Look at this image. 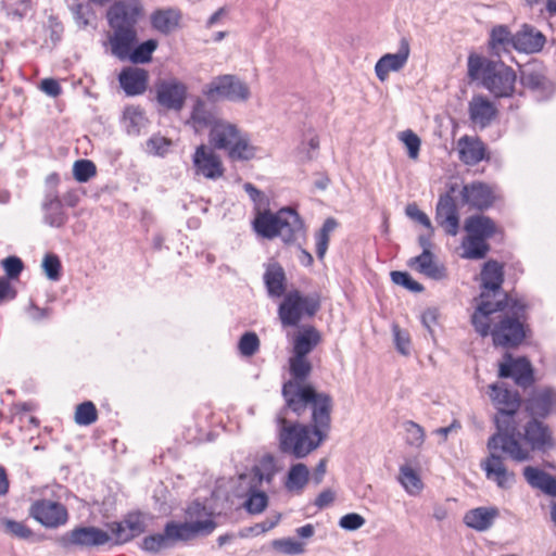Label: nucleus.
I'll use <instances>...</instances> for the list:
<instances>
[{
	"label": "nucleus",
	"instance_id": "13",
	"mask_svg": "<svg viewBox=\"0 0 556 556\" xmlns=\"http://www.w3.org/2000/svg\"><path fill=\"white\" fill-rule=\"evenodd\" d=\"M481 293L478 299H476L477 304H495L496 299H503L504 295H507L502 290V285L504 281V270L503 266L496 261H488L481 270Z\"/></svg>",
	"mask_w": 556,
	"mask_h": 556
},
{
	"label": "nucleus",
	"instance_id": "3",
	"mask_svg": "<svg viewBox=\"0 0 556 556\" xmlns=\"http://www.w3.org/2000/svg\"><path fill=\"white\" fill-rule=\"evenodd\" d=\"M489 455L481 462V469L488 480L494 482L500 489H509L515 482L514 472L509 471L502 454H506L515 462L530 459V451L521 445L516 435L509 433H494L488 440Z\"/></svg>",
	"mask_w": 556,
	"mask_h": 556
},
{
	"label": "nucleus",
	"instance_id": "8",
	"mask_svg": "<svg viewBox=\"0 0 556 556\" xmlns=\"http://www.w3.org/2000/svg\"><path fill=\"white\" fill-rule=\"evenodd\" d=\"M290 408L280 409L276 416L278 426V447L283 454L294 458H303L313 451V440L309 438V426L299 422H288L286 418Z\"/></svg>",
	"mask_w": 556,
	"mask_h": 556
},
{
	"label": "nucleus",
	"instance_id": "2",
	"mask_svg": "<svg viewBox=\"0 0 556 556\" xmlns=\"http://www.w3.org/2000/svg\"><path fill=\"white\" fill-rule=\"evenodd\" d=\"M142 15L140 5L134 2L116 1L106 13L111 31L108 35L110 52L119 61L146 64L152 60L157 48L155 39L138 43L137 24Z\"/></svg>",
	"mask_w": 556,
	"mask_h": 556
},
{
	"label": "nucleus",
	"instance_id": "41",
	"mask_svg": "<svg viewBox=\"0 0 556 556\" xmlns=\"http://www.w3.org/2000/svg\"><path fill=\"white\" fill-rule=\"evenodd\" d=\"M313 350V326H307L293 340V355L291 357L306 358Z\"/></svg>",
	"mask_w": 556,
	"mask_h": 556
},
{
	"label": "nucleus",
	"instance_id": "36",
	"mask_svg": "<svg viewBox=\"0 0 556 556\" xmlns=\"http://www.w3.org/2000/svg\"><path fill=\"white\" fill-rule=\"evenodd\" d=\"M219 121L214 111L210 109L202 99L195 100L191 111L190 122L197 131L207 127L213 128Z\"/></svg>",
	"mask_w": 556,
	"mask_h": 556
},
{
	"label": "nucleus",
	"instance_id": "34",
	"mask_svg": "<svg viewBox=\"0 0 556 556\" xmlns=\"http://www.w3.org/2000/svg\"><path fill=\"white\" fill-rule=\"evenodd\" d=\"M264 282L268 295L280 298L286 291V275L283 268L278 263L269 264L264 274Z\"/></svg>",
	"mask_w": 556,
	"mask_h": 556
},
{
	"label": "nucleus",
	"instance_id": "37",
	"mask_svg": "<svg viewBox=\"0 0 556 556\" xmlns=\"http://www.w3.org/2000/svg\"><path fill=\"white\" fill-rule=\"evenodd\" d=\"M180 12L175 9L156 10L151 15V24L162 34H169L179 23Z\"/></svg>",
	"mask_w": 556,
	"mask_h": 556
},
{
	"label": "nucleus",
	"instance_id": "38",
	"mask_svg": "<svg viewBox=\"0 0 556 556\" xmlns=\"http://www.w3.org/2000/svg\"><path fill=\"white\" fill-rule=\"evenodd\" d=\"M123 122L126 132L130 136H139L148 125L144 112L135 106H129L125 110Z\"/></svg>",
	"mask_w": 556,
	"mask_h": 556
},
{
	"label": "nucleus",
	"instance_id": "24",
	"mask_svg": "<svg viewBox=\"0 0 556 556\" xmlns=\"http://www.w3.org/2000/svg\"><path fill=\"white\" fill-rule=\"evenodd\" d=\"M435 222L448 236H456L459 230V215L453 197L448 193L439 198L435 207Z\"/></svg>",
	"mask_w": 556,
	"mask_h": 556
},
{
	"label": "nucleus",
	"instance_id": "33",
	"mask_svg": "<svg viewBox=\"0 0 556 556\" xmlns=\"http://www.w3.org/2000/svg\"><path fill=\"white\" fill-rule=\"evenodd\" d=\"M523 476L527 482L535 489L541 490L547 495L556 496V478L549 473L531 466L523 469Z\"/></svg>",
	"mask_w": 556,
	"mask_h": 556
},
{
	"label": "nucleus",
	"instance_id": "63",
	"mask_svg": "<svg viewBox=\"0 0 556 556\" xmlns=\"http://www.w3.org/2000/svg\"><path fill=\"white\" fill-rule=\"evenodd\" d=\"M365 522V518L359 514L350 513L340 518L339 526L344 530L355 531L363 527Z\"/></svg>",
	"mask_w": 556,
	"mask_h": 556
},
{
	"label": "nucleus",
	"instance_id": "31",
	"mask_svg": "<svg viewBox=\"0 0 556 556\" xmlns=\"http://www.w3.org/2000/svg\"><path fill=\"white\" fill-rule=\"evenodd\" d=\"M459 160L467 165H476L485 157L483 142L465 136L458 140Z\"/></svg>",
	"mask_w": 556,
	"mask_h": 556
},
{
	"label": "nucleus",
	"instance_id": "56",
	"mask_svg": "<svg viewBox=\"0 0 556 556\" xmlns=\"http://www.w3.org/2000/svg\"><path fill=\"white\" fill-rule=\"evenodd\" d=\"M391 279L395 285L402 286L412 292H421L424 290L422 285L414 280L406 271H392Z\"/></svg>",
	"mask_w": 556,
	"mask_h": 556
},
{
	"label": "nucleus",
	"instance_id": "11",
	"mask_svg": "<svg viewBox=\"0 0 556 556\" xmlns=\"http://www.w3.org/2000/svg\"><path fill=\"white\" fill-rule=\"evenodd\" d=\"M517 75L515 71L502 61H488L482 86L494 97L508 98L515 92Z\"/></svg>",
	"mask_w": 556,
	"mask_h": 556
},
{
	"label": "nucleus",
	"instance_id": "32",
	"mask_svg": "<svg viewBox=\"0 0 556 556\" xmlns=\"http://www.w3.org/2000/svg\"><path fill=\"white\" fill-rule=\"evenodd\" d=\"M410 266H416V269L422 275L433 280H443L446 278V268L443 264H439L434 260L433 254L421 253L409 262Z\"/></svg>",
	"mask_w": 556,
	"mask_h": 556
},
{
	"label": "nucleus",
	"instance_id": "62",
	"mask_svg": "<svg viewBox=\"0 0 556 556\" xmlns=\"http://www.w3.org/2000/svg\"><path fill=\"white\" fill-rule=\"evenodd\" d=\"M405 213L410 219L416 220L417 223L426 227L428 230H430V232L434 231L430 218L426 213L418 208L417 204H408L405 208Z\"/></svg>",
	"mask_w": 556,
	"mask_h": 556
},
{
	"label": "nucleus",
	"instance_id": "7",
	"mask_svg": "<svg viewBox=\"0 0 556 556\" xmlns=\"http://www.w3.org/2000/svg\"><path fill=\"white\" fill-rule=\"evenodd\" d=\"M210 143L218 150H225L232 161H249L255 155V148L247 134L227 121H219L210 129Z\"/></svg>",
	"mask_w": 556,
	"mask_h": 556
},
{
	"label": "nucleus",
	"instance_id": "15",
	"mask_svg": "<svg viewBox=\"0 0 556 556\" xmlns=\"http://www.w3.org/2000/svg\"><path fill=\"white\" fill-rule=\"evenodd\" d=\"M187 94V85L177 78L160 79L155 84V99L166 110L180 112L185 105Z\"/></svg>",
	"mask_w": 556,
	"mask_h": 556
},
{
	"label": "nucleus",
	"instance_id": "48",
	"mask_svg": "<svg viewBox=\"0 0 556 556\" xmlns=\"http://www.w3.org/2000/svg\"><path fill=\"white\" fill-rule=\"evenodd\" d=\"M98 418V412L96 405L86 401L77 405L75 412V422L79 426H89L93 424Z\"/></svg>",
	"mask_w": 556,
	"mask_h": 556
},
{
	"label": "nucleus",
	"instance_id": "35",
	"mask_svg": "<svg viewBox=\"0 0 556 556\" xmlns=\"http://www.w3.org/2000/svg\"><path fill=\"white\" fill-rule=\"evenodd\" d=\"M465 230L469 236L486 240L496 232V225L489 216L472 215L466 219Z\"/></svg>",
	"mask_w": 556,
	"mask_h": 556
},
{
	"label": "nucleus",
	"instance_id": "5",
	"mask_svg": "<svg viewBox=\"0 0 556 556\" xmlns=\"http://www.w3.org/2000/svg\"><path fill=\"white\" fill-rule=\"evenodd\" d=\"M312 365L306 358H289L290 379L282 384L281 394L286 408L300 416L308 406L313 407V384L306 383Z\"/></svg>",
	"mask_w": 556,
	"mask_h": 556
},
{
	"label": "nucleus",
	"instance_id": "9",
	"mask_svg": "<svg viewBox=\"0 0 556 556\" xmlns=\"http://www.w3.org/2000/svg\"><path fill=\"white\" fill-rule=\"evenodd\" d=\"M490 397L497 409L494 421L497 428L496 433L515 434L516 421L515 415L520 407V396L516 391L503 388L500 384L490 386Z\"/></svg>",
	"mask_w": 556,
	"mask_h": 556
},
{
	"label": "nucleus",
	"instance_id": "59",
	"mask_svg": "<svg viewBox=\"0 0 556 556\" xmlns=\"http://www.w3.org/2000/svg\"><path fill=\"white\" fill-rule=\"evenodd\" d=\"M1 265L5 271V277L12 280L17 279L24 269L22 260L14 255L3 258Z\"/></svg>",
	"mask_w": 556,
	"mask_h": 556
},
{
	"label": "nucleus",
	"instance_id": "18",
	"mask_svg": "<svg viewBox=\"0 0 556 556\" xmlns=\"http://www.w3.org/2000/svg\"><path fill=\"white\" fill-rule=\"evenodd\" d=\"M29 515L46 528H58L68 519L66 507L50 500L36 501L30 506Z\"/></svg>",
	"mask_w": 556,
	"mask_h": 556
},
{
	"label": "nucleus",
	"instance_id": "16",
	"mask_svg": "<svg viewBox=\"0 0 556 556\" xmlns=\"http://www.w3.org/2000/svg\"><path fill=\"white\" fill-rule=\"evenodd\" d=\"M520 83L539 101L549 98L554 92L553 83L546 77L544 67L539 63H528L520 68Z\"/></svg>",
	"mask_w": 556,
	"mask_h": 556
},
{
	"label": "nucleus",
	"instance_id": "54",
	"mask_svg": "<svg viewBox=\"0 0 556 556\" xmlns=\"http://www.w3.org/2000/svg\"><path fill=\"white\" fill-rule=\"evenodd\" d=\"M188 522L213 520L212 513L199 501H193L186 509Z\"/></svg>",
	"mask_w": 556,
	"mask_h": 556
},
{
	"label": "nucleus",
	"instance_id": "4",
	"mask_svg": "<svg viewBox=\"0 0 556 556\" xmlns=\"http://www.w3.org/2000/svg\"><path fill=\"white\" fill-rule=\"evenodd\" d=\"M216 528L214 520L197 522L168 521L163 532L153 533L143 538L141 548L151 554L162 549L173 548L179 542H188L198 535H208Z\"/></svg>",
	"mask_w": 556,
	"mask_h": 556
},
{
	"label": "nucleus",
	"instance_id": "17",
	"mask_svg": "<svg viewBox=\"0 0 556 556\" xmlns=\"http://www.w3.org/2000/svg\"><path fill=\"white\" fill-rule=\"evenodd\" d=\"M278 315L282 326H296L304 315L313 316V301L299 291H290L280 303Z\"/></svg>",
	"mask_w": 556,
	"mask_h": 556
},
{
	"label": "nucleus",
	"instance_id": "6",
	"mask_svg": "<svg viewBox=\"0 0 556 556\" xmlns=\"http://www.w3.org/2000/svg\"><path fill=\"white\" fill-rule=\"evenodd\" d=\"M253 228L263 238L280 237L285 242H291L302 233L303 224L294 210L285 207L276 213H258L253 222Z\"/></svg>",
	"mask_w": 556,
	"mask_h": 556
},
{
	"label": "nucleus",
	"instance_id": "21",
	"mask_svg": "<svg viewBox=\"0 0 556 556\" xmlns=\"http://www.w3.org/2000/svg\"><path fill=\"white\" fill-rule=\"evenodd\" d=\"M525 407L532 417L546 418L556 414V389L543 387L533 390L526 400Z\"/></svg>",
	"mask_w": 556,
	"mask_h": 556
},
{
	"label": "nucleus",
	"instance_id": "43",
	"mask_svg": "<svg viewBox=\"0 0 556 556\" xmlns=\"http://www.w3.org/2000/svg\"><path fill=\"white\" fill-rule=\"evenodd\" d=\"M464 247H465L464 257L470 258V260L483 258L489 251V244L485 243L484 239L477 238V237L469 236V235H468L466 241L464 242Z\"/></svg>",
	"mask_w": 556,
	"mask_h": 556
},
{
	"label": "nucleus",
	"instance_id": "51",
	"mask_svg": "<svg viewBox=\"0 0 556 556\" xmlns=\"http://www.w3.org/2000/svg\"><path fill=\"white\" fill-rule=\"evenodd\" d=\"M42 268L45 270L46 276L52 280L58 281L61 277V261L56 254L48 253L43 257Z\"/></svg>",
	"mask_w": 556,
	"mask_h": 556
},
{
	"label": "nucleus",
	"instance_id": "55",
	"mask_svg": "<svg viewBox=\"0 0 556 556\" xmlns=\"http://www.w3.org/2000/svg\"><path fill=\"white\" fill-rule=\"evenodd\" d=\"M146 146L149 154L164 156L168 151L170 141L160 135H153L147 140Z\"/></svg>",
	"mask_w": 556,
	"mask_h": 556
},
{
	"label": "nucleus",
	"instance_id": "53",
	"mask_svg": "<svg viewBox=\"0 0 556 556\" xmlns=\"http://www.w3.org/2000/svg\"><path fill=\"white\" fill-rule=\"evenodd\" d=\"M260 349V339L255 332L249 331L239 340V351L243 356H252Z\"/></svg>",
	"mask_w": 556,
	"mask_h": 556
},
{
	"label": "nucleus",
	"instance_id": "28",
	"mask_svg": "<svg viewBox=\"0 0 556 556\" xmlns=\"http://www.w3.org/2000/svg\"><path fill=\"white\" fill-rule=\"evenodd\" d=\"M509 362L500 365V377L513 378L520 387H528L533 382V371L530 362L525 357L511 359L508 355Z\"/></svg>",
	"mask_w": 556,
	"mask_h": 556
},
{
	"label": "nucleus",
	"instance_id": "39",
	"mask_svg": "<svg viewBox=\"0 0 556 556\" xmlns=\"http://www.w3.org/2000/svg\"><path fill=\"white\" fill-rule=\"evenodd\" d=\"M399 481L404 490L412 496L418 495L424 489V483L419 475L408 465H402L400 467Z\"/></svg>",
	"mask_w": 556,
	"mask_h": 556
},
{
	"label": "nucleus",
	"instance_id": "30",
	"mask_svg": "<svg viewBox=\"0 0 556 556\" xmlns=\"http://www.w3.org/2000/svg\"><path fill=\"white\" fill-rule=\"evenodd\" d=\"M545 43V36L534 27L523 25L514 35V49L525 53H535L542 50Z\"/></svg>",
	"mask_w": 556,
	"mask_h": 556
},
{
	"label": "nucleus",
	"instance_id": "61",
	"mask_svg": "<svg viewBox=\"0 0 556 556\" xmlns=\"http://www.w3.org/2000/svg\"><path fill=\"white\" fill-rule=\"evenodd\" d=\"M123 525H124L125 529H127V531H128L127 533L129 534L131 540L134 538L140 535L141 533H143L144 529H146L144 522L142 521L141 516L137 515V514L128 515L123 520Z\"/></svg>",
	"mask_w": 556,
	"mask_h": 556
},
{
	"label": "nucleus",
	"instance_id": "60",
	"mask_svg": "<svg viewBox=\"0 0 556 556\" xmlns=\"http://www.w3.org/2000/svg\"><path fill=\"white\" fill-rule=\"evenodd\" d=\"M31 10L30 0H12V3L8 5V16L16 20H22Z\"/></svg>",
	"mask_w": 556,
	"mask_h": 556
},
{
	"label": "nucleus",
	"instance_id": "42",
	"mask_svg": "<svg viewBox=\"0 0 556 556\" xmlns=\"http://www.w3.org/2000/svg\"><path fill=\"white\" fill-rule=\"evenodd\" d=\"M1 523L4 527L5 533L20 540L36 541L34 531L30 528H28L24 522L9 518H3L1 520Z\"/></svg>",
	"mask_w": 556,
	"mask_h": 556
},
{
	"label": "nucleus",
	"instance_id": "23",
	"mask_svg": "<svg viewBox=\"0 0 556 556\" xmlns=\"http://www.w3.org/2000/svg\"><path fill=\"white\" fill-rule=\"evenodd\" d=\"M42 222L52 228H62L68 220L59 191L49 190L43 193L41 202Z\"/></svg>",
	"mask_w": 556,
	"mask_h": 556
},
{
	"label": "nucleus",
	"instance_id": "44",
	"mask_svg": "<svg viewBox=\"0 0 556 556\" xmlns=\"http://www.w3.org/2000/svg\"><path fill=\"white\" fill-rule=\"evenodd\" d=\"M271 546L276 552L290 556L303 554L305 551L304 543L293 538L274 540Z\"/></svg>",
	"mask_w": 556,
	"mask_h": 556
},
{
	"label": "nucleus",
	"instance_id": "10",
	"mask_svg": "<svg viewBox=\"0 0 556 556\" xmlns=\"http://www.w3.org/2000/svg\"><path fill=\"white\" fill-rule=\"evenodd\" d=\"M203 94L210 100H227L230 102H245L251 97L250 87L238 76L231 74L219 75L203 88Z\"/></svg>",
	"mask_w": 556,
	"mask_h": 556
},
{
	"label": "nucleus",
	"instance_id": "58",
	"mask_svg": "<svg viewBox=\"0 0 556 556\" xmlns=\"http://www.w3.org/2000/svg\"><path fill=\"white\" fill-rule=\"evenodd\" d=\"M392 333L396 350L402 355H408L410 353V338L408 332L402 330L397 325H393Z\"/></svg>",
	"mask_w": 556,
	"mask_h": 556
},
{
	"label": "nucleus",
	"instance_id": "14",
	"mask_svg": "<svg viewBox=\"0 0 556 556\" xmlns=\"http://www.w3.org/2000/svg\"><path fill=\"white\" fill-rule=\"evenodd\" d=\"M538 418L530 416V419L522 426V430H518L516 427V439L519 443L520 440H523L530 446V452H546L555 446L554 439L548 426Z\"/></svg>",
	"mask_w": 556,
	"mask_h": 556
},
{
	"label": "nucleus",
	"instance_id": "12",
	"mask_svg": "<svg viewBox=\"0 0 556 556\" xmlns=\"http://www.w3.org/2000/svg\"><path fill=\"white\" fill-rule=\"evenodd\" d=\"M112 541V535L94 526H78L64 533L60 540L63 547H79L92 549Z\"/></svg>",
	"mask_w": 556,
	"mask_h": 556
},
{
	"label": "nucleus",
	"instance_id": "1",
	"mask_svg": "<svg viewBox=\"0 0 556 556\" xmlns=\"http://www.w3.org/2000/svg\"><path fill=\"white\" fill-rule=\"evenodd\" d=\"M527 308L522 299L504 295L493 305L477 304L470 319L477 333L492 337L494 346L515 349L527 338Z\"/></svg>",
	"mask_w": 556,
	"mask_h": 556
},
{
	"label": "nucleus",
	"instance_id": "26",
	"mask_svg": "<svg viewBox=\"0 0 556 556\" xmlns=\"http://www.w3.org/2000/svg\"><path fill=\"white\" fill-rule=\"evenodd\" d=\"M149 74L144 68L126 66L118 74V83L128 97L140 96L147 90Z\"/></svg>",
	"mask_w": 556,
	"mask_h": 556
},
{
	"label": "nucleus",
	"instance_id": "45",
	"mask_svg": "<svg viewBox=\"0 0 556 556\" xmlns=\"http://www.w3.org/2000/svg\"><path fill=\"white\" fill-rule=\"evenodd\" d=\"M307 467L303 464H295L289 470L286 486L289 490L302 489L307 483Z\"/></svg>",
	"mask_w": 556,
	"mask_h": 556
},
{
	"label": "nucleus",
	"instance_id": "50",
	"mask_svg": "<svg viewBox=\"0 0 556 556\" xmlns=\"http://www.w3.org/2000/svg\"><path fill=\"white\" fill-rule=\"evenodd\" d=\"M256 470L261 481L270 482L275 473L278 471L275 457L271 454L264 455L261 458Z\"/></svg>",
	"mask_w": 556,
	"mask_h": 556
},
{
	"label": "nucleus",
	"instance_id": "25",
	"mask_svg": "<svg viewBox=\"0 0 556 556\" xmlns=\"http://www.w3.org/2000/svg\"><path fill=\"white\" fill-rule=\"evenodd\" d=\"M460 194L464 204L480 211L492 206L496 198L494 189L481 181L465 185Z\"/></svg>",
	"mask_w": 556,
	"mask_h": 556
},
{
	"label": "nucleus",
	"instance_id": "64",
	"mask_svg": "<svg viewBox=\"0 0 556 556\" xmlns=\"http://www.w3.org/2000/svg\"><path fill=\"white\" fill-rule=\"evenodd\" d=\"M489 60H483L479 56L470 55L468 59V74L471 78L480 77L482 79L484 75V68Z\"/></svg>",
	"mask_w": 556,
	"mask_h": 556
},
{
	"label": "nucleus",
	"instance_id": "57",
	"mask_svg": "<svg viewBox=\"0 0 556 556\" xmlns=\"http://www.w3.org/2000/svg\"><path fill=\"white\" fill-rule=\"evenodd\" d=\"M400 139L405 144L408 156L412 160H416L419 155L421 144L419 137L412 130H405L401 132Z\"/></svg>",
	"mask_w": 556,
	"mask_h": 556
},
{
	"label": "nucleus",
	"instance_id": "40",
	"mask_svg": "<svg viewBox=\"0 0 556 556\" xmlns=\"http://www.w3.org/2000/svg\"><path fill=\"white\" fill-rule=\"evenodd\" d=\"M339 223L333 217H328L317 232L316 252L319 260H323L328 250L330 236L337 230Z\"/></svg>",
	"mask_w": 556,
	"mask_h": 556
},
{
	"label": "nucleus",
	"instance_id": "22",
	"mask_svg": "<svg viewBox=\"0 0 556 556\" xmlns=\"http://www.w3.org/2000/svg\"><path fill=\"white\" fill-rule=\"evenodd\" d=\"M192 163L197 175L216 180L224 175L223 163L217 154H215L206 146L201 144L197 147Z\"/></svg>",
	"mask_w": 556,
	"mask_h": 556
},
{
	"label": "nucleus",
	"instance_id": "29",
	"mask_svg": "<svg viewBox=\"0 0 556 556\" xmlns=\"http://www.w3.org/2000/svg\"><path fill=\"white\" fill-rule=\"evenodd\" d=\"M500 511L496 507L481 506L468 510L464 515V523L478 532H484L492 528Z\"/></svg>",
	"mask_w": 556,
	"mask_h": 556
},
{
	"label": "nucleus",
	"instance_id": "46",
	"mask_svg": "<svg viewBox=\"0 0 556 556\" xmlns=\"http://www.w3.org/2000/svg\"><path fill=\"white\" fill-rule=\"evenodd\" d=\"M403 427L406 443L415 448L421 447L426 438L424 428L412 420L405 421Z\"/></svg>",
	"mask_w": 556,
	"mask_h": 556
},
{
	"label": "nucleus",
	"instance_id": "20",
	"mask_svg": "<svg viewBox=\"0 0 556 556\" xmlns=\"http://www.w3.org/2000/svg\"><path fill=\"white\" fill-rule=\"evenodd\" d=\"M410 53L409 40L402 37L396 53L382 55L375 65V73L380 81H386L391 72L401 71L407 63Z\"/></svg>",
	"mask_w": 556,
	"mask_h": 556
},
{
	"label": "nucleus",
	"instance_id": "47",
	"mask_svg": "<svg viewBox=\"0 0 556 556\" xmlns=\"http://www.w3.org/2000/svg\"><path fill=\"white\" fill-rule=\"evenodd\" d=\"M490 45L492 48L502 47L508 49L514 48V35L509 31L505 25L495 26L490 35Z\"/></svg>",
	"mask_w": 556,
	"mask_h": 556
},
{
	"label": "nucleus",
	"instance_id": "19",
	"mask_svg": "<svg viewBox=\"0 0 556 556\" xmlns=\"http://www.w3.org/2000/svg\"><path fill=\"white\" fill-rule=\"evenodd\" d=\"M332 409V397L327 393L315 391V450L329 438Z\"/></svg>",
	"mask_w": 556,
	"mask_h": 556
},
{
	"label": "nucleus",
	"instance_id": "52",
	"mask_svg": "<svg viewBox=\"0 0 556 556\" xmlns=\"http://www.w3.org/2000/svg\"><path fill=\"white\" fill-rule=\"evenodd\" d=\"M267 502L268 497L265 492L253 490L250 492L244 503V507L251 514H258L265 509Z\"/></svg>",
	"mask_w": 556,
	"mask_h": 556
},
{
	"label": "nucleus",
	"instance_id": "49",
	"mask_svg": "<svg viewBox=\"0 0 556 556\" xmlns=\"http://www.w3.org/2000/svg\"><path fill=\"white\" fill-rule=\"evenodd\" d=\"M96 173V165L90 160H78L74 163L73 175L79 182H87Z\"/></svg>",
	"mask_w": 556,
	"mask_h": 556
},
{
	"label": "nucleus",
	"instance_id": "27",
	"mask_svg": "<svg viewBox=\"0 0 556 556\" xmlns=\"http://www.w3.org/2000/svg\"><path fill=\"white\" fill-rule=\"evenodd\" d=\"M468 114L470 122L484 129L491 125L496 117L497 109L494 103L483 96H473L468 103Z\"/></svg>",
	"mask_w": 556,
	"mask_h": 556
}]
</instances>
